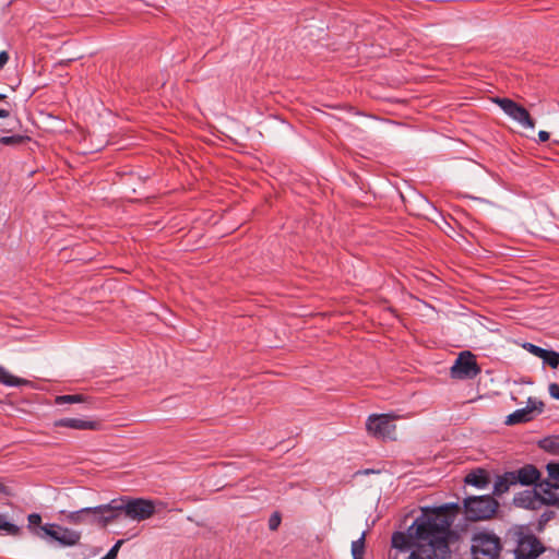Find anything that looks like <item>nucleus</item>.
<instances>
[{"mask_svg": "<svg viewBox=\"0 0 559 559\" xmlns=\"http://www.w3.org/2000/svg\"><path fill=\"white\" fill-rule=\"evenodd\" d=\"M457 506L423 508L421 514L406 532L392 535V547L408 554L406 559H444L449 552L450 527Z\"/></svg>", "mask_w": 559, "mask_h": 559, "instance_id": "obj_1", "label": "nucleus"}, {"mask_svg": "<svg viewBox=\"0 0 559 559\" xmlns=\"http://www.w3.org/2000/svg\"><path fill=\"white\" fill-rule=\"evenodd\" d=\"M502 549L500 538L488 531L476 532L472 537L473 559H498Z\"/></svg>", "mask_w": 559, "mask_h": 559, "instance_id": "obj_2", "label": "nucleus"}, {"mask_svg": "<svg viewBox=\"0 0 559 559\" xmlns=\"http://www.w3.org/2000/svg\"><path fill=\"white\" fill-rule=\"evenodd\" d=\"M498 506L490 496L468 497L464 500L465 516L469 521L487 520L497 512Z\"/></svg>", "mask_w": 559, "mask_h": 559, "instance_id": "obj_3", "label": "nucleus"}, {"mask_svg": "<svg viewBox=\"0 0 559 559\" xmlns=\"http://www.w3.org/2000/svg\"><path fill=\"white\" fill-rule=\"evenodd\" d=\"M126 518L142 522L155 514V503L150 499L121 497Z\"/></svg>", "mask_w": 559, "mask_h": 559, "instance_id": "obj_4", "label": "nucleus"}, {"mask_svg": "<svg viewBox=\"0 0 559 559\" xmlns=\"http://www.w3.org/2000/svg\"><path fill=\"white\" fill-rule=\"evenodd\" d=\"M480 372V368L476 362L475 355L468 350L460 353L453 366L450 369V374L453 379H473Z\"/></svg>", "mask_w": 559, "mask_h": 559, "instance_id": "obj_5", "label": "nucleus"}, {"mask_svg": "<svg viewBox=\"0 0 559 559\" xmlns=\"http://www.w3.org/2000/svg\"><path fill=\"white\" fill-rule=\"evenodd\" d=\"M495 102L507 116L516 121L524 129L535 128V121L523 106L519 105L510 98H496Z\"/></svg>", "mask_w": 559, "mask_h": 559, "instance_id": "obj_6", "label": "nucleus"}, {"mask_svg": "<svg viewBox=\"0 0 559 559\" xmlns=\"http://www.w3.org/2000/svg\"><path fill=\"white\" fill-rule=\"evenodd\" d=\"M366 427L368 432L378 439H393L395 425L392 417L386 414L369 416Z\"/></svg>", "mask_w": 559, "mask_h": 559, "instance_id": "obj_7", "label": "nucleus"}, {"mask_svg": "<svg viewBox=\"0 0 559 559\" xmlns=\"http://www.w3.org/2000/svg\"><path fill=\"white\" fill-rule=\"evenodd\" d=\"M544 551V546L539 539L532 534L521 533L515 549L516 559H535Z\"/></svg>", "mask_w": 559, "mask_h": 559, "instance_id": "obj_8", "label": "nucleus"}, {"mask_svg": "<svg viewBox=\"0 0 559 559\" xmlns=\"http://www.w3.org/2000/svg\"><path fill=\"white\" fill-rule=\"evenodd\" d=\"M543 407L542 401L530 397L525 407L514 411L507 417L506 424L516 425L531 421L543 412Z\"/></svg>", "mask_w": 559, "mask_h": 559, "instance_id": "obj_9", "label": "nucleus"}, {"mask_svg": "<svg viewBox=\"0 0 559 559\" xmlns=\"http://www.w3.org/2000/svg\"><path fill=\"white\" fill-rule=\"evenodd\" d=\"M102 508L92 507V508H83L76 511L69 512L66 515L68 522L75 525H97L98 526V513L102 511Z\"/></svg>", "mask_w": 559, "mask_h": 559, "instance_id": "obj_10", "label": "nucleus"}, {"mask_svg": "<svg viewBox=\"0 0 559 559\" xmlns=\"http://www.w3.org/2000/svg\"><path fill=\"white\" fill-rule=\"evenodd\" d=\"M97 508L104 509L98 513V526L106 527L116 521L121 512L123 513L122 498L112 499L109 503L97 506Z\"/></svg>", "mask_w": 559, "mask_h": 559, "instance_id": "obj_11", "label": "nucleus"}, {"mask_svg": "<svg viewBox=\"0 0 559 559\" xmlns=\"http://www.w3.org/2000/svg\"><path fill=\"white\" fill-rule=\"evenodd\" d=\"M535 488L543 506L556 504L559 501V484L543 480Z\"/></svg>", "mask_w": 559, "mask_h": 559, "instance_id": "obj_12", "label": "nucleus"}, {"mask_svg": "<svg viewBox=\"0 0 559 559\" xmlns=\"http://www.w3.org/2000/svg\"><path fill=\"white\" fill-rule=\"evenodd\" d=\"M55 427H64L75 430H97L99 423L82 418H60L55 421Z\"/></svg>", "mask_w": 559, "mask_h": 559, "instance_id": "obj_13", "label": "nucleus"}, {"mask_svg": "<svg viewBox=\"0 0 559 559\" xmlns=\"http://www.w3.org/2000/svg\"><path fill=\"white\" fill-rule=\"evenodd\" d=\"M514 503L518 507L530 509V510H538L543 507L542 500L539 499L538 492L536 488L531 490H524L520 492L514 498Z\"/></svg>", "mask_w": 559, "mask_h": 559, "instance_id": "obj_14", "label": "nucleus"}, {"mask_svg": "<svg viewBox=\"0 0 559 559\" xmlns=\"http://www.w3.org/2000/svg\"><path fill=\"white\" fill-rule=\"evenodd\" d=\"M515 484L532 485L535 484L539 478L538 469L533 465H526L516 472H512Z\"/></svg>", "mask_w": 559, "mask_h": 559, "instance_id": "obj_15", "label": "nucleus"}, {"mask_svg": "<svg viewBox=\"0 0 559 559\" xmlns=\"http://www.w3.org/2000/svg\"><path fill=\"white\" fill-rule=\"evenodd\" d=\"M81 539V533L69 527L59 525L58 540L57 543L62 547H71L79 544Z\"/></svg>", "mask_w": 559, "mask_h": 559, "instance_id": "obj_16", "label": "nucleus"}, {"mask_svg": "<svg viewBox=\"0 0 559 559\" xmlns=\"http://www.w3.org/2000/svg\"><path fill=\"white\" fill-rule=\"evenodd\" d=\"M59 525L55 523H47L34 530V535L38 538L45 539L49 543L58 540Z\"/></svg>", "mask_w": 559, "mask_h": 559, "instance_id": "obj_17", "label": "nucleus"}, {"mask_svg": "<svg viewBox=\"0 0 559 559\" xmlns=\"http://www.w3.org/2000/svg\"><path fill=\"white\" fill-rule=\"evenodd\" d=\"M465 483L477 488H485L489 484L488 474L484 469L473 471L466 475Z\"/></svg>", "mask_w": 559, "mask_h": 559, "instance_id": "obj_18", "label": "nucleus"}, {"mask_svg": "<svg viewBox=\"0 0 559 559\" xmlns=\"http://www.w3.org/2000/svg\"><path fill=\"white\" fill-rule=\"evenodd\" d=\"M513 473H504L502 476H499L493 486V492L496 495H502L507 492L511 485H515Z\"/></svg>", "mask_w": 559, "mask_h": 559, "instance_id": "obj_19", "label": "nucleus"}, {"mask_svg": "<svg viewBox=\"0 0 559 559\" xmlns=\"http://www.w3.org/2000/svg\"><path fill=\"white\" fill-rule=\"evenodd\" d=\"M25 381L10 374L2 366H0V383L8 386H19Z\"/></svg>", "mask_w": 559, "mask_h": 559, "instance_id": "obj_20", "label": "nucleus"}, {"mask_svg": "<svg viewBox=\"0 0 559 559\" xmlns=\"http://www.w3.org/2000/svg\"><path fill=\"white\" fill-rule=\"evenodd\" d=\"M544 365H548L552 369L559 367V353L555 350L546 349L544 356L540 358Z\"/></svg>", "mask_w": 559, "mask_h": 559, "instance_id": "obj_21", "label": "nucleus"}, {"mask_svg": "<svg viewBox=\"0 0 559 559\" xmlns=\"http://www.w3.org/2000/svg\"><path fill=\"white\" fill-rule=\"evenodd\" d=\"M0 530L5 531L11 535H16L20 532V527L9 522L7 516L3 514H0Z\"/></svg>", "mask_w": 559, "mask_h": 559, "instance_id": "obj_22", "label": "nucleus"}, {"mask_svg": "<svg viewBox=\"0 0 559 559\" xmlns=\"http://www.w3.org/2000/svg\"><path fill=\"white\" fill-rule=\"evenodd\" d=\"M365 550V533L352 543V555L353 557H359L364 555Z\"/></svg>", "mask_w": 559, "mask_h": 559, "instance_id": "obj_23", "label": "nucleus"}, {"mask_svg": "<svg viewBox=\"0 0 559 559\" xmlns=\"http://www.w3.org/2000/svg\"><path fill=\"white\" fill-rule=\"evenodd\" d=\"M84 401L83 395L74 394V395H59L56 397V404L61 405L66 403H81Z\"/></svg>", "mask_w": 559, "mask_h": 559, "instance_id": "obj_24", "label": "nucleus"}, {"mask_svg": "<svg viewBox=\"0 0 559 559\" xmlns=\"http://www.w3.org/2000/svg\"><path fill=\"white\" fill-rule=\"evenodd\" d=\"M522 347L538 358H542L546 352L545 348H542L537 345H534V344L527 343V342L523 343Z\"/></svg>", "mask_w": 559, "mask_h": 559, "instance_id": "obj_25", "label": "nucleus"}, {"mask_svg": "<svg viewBox=\"0 0 559 559\" xmlns=\"http://www.w3.org/2000/svg\"><path fill=\"white\" fill-rule=\"evenodd\" d=\"M547 472H548V475L549 477L556 481V484H559V463H548L547 466Z\"/></svg>", "mask_w": 559, "mask_h": 559, "instance_id": "obj_26", "label": "nucleus"}, {"mask_svg": "<svg viewBox=\"0 0 559 559\" xmlns=\"http://www.w3.org/2000/svg\"><path fill=\"white\" fill-rule=\"evenodd\" d=\"M27 521H28V528L29 531L34 534V530L37 528L38 526H41L40 523H41V516L40 514L38 513H31L28 516H27Z\"/></svg>", "mask_w": 559, "mask_h": 559, "instance_id": "obj_27", "label": "nucleus"}, {"mask_svg": "<svg viewBox=\"0 0 559 559\" xmlns=\"http://www.w3.org/2000/svg\"><path fill=\"white\" fill-rule=\"evenodd\" d=\"M123 544V539H119L116 544L110 548V550L106 554L102 559H116L118 556V551Z\"/></svg>", "mask_w": 559, "mask_h": 559, "instance_id": "obj_28", "label": "nucleus"}, {"mask_svg": "<svg viewBox=\"0 0 559 559\" xmlns=\"http://www.w3.org/2000/svg\"><path fill=\"white\" fill-rule=\"evenodd\" d=\"M23 141V138L20 135H11V136H2L0 138V143L4 145L17 144Z\"/></svg>", "mask_w": 559, "mask_h": 559, "instance_id": "obj_29", "label": "nucleus"}, {"mask_svg": "<svg viewBox=\"0 0 559 559\" xmlns=\"http://www.w3.org/2000/svg\"><path fill=\"white\" fill-rule=\"evenodd\" d=\"M545 442L548 443L545 445L546 448H549L554 454L559 455V439L545 440Z\"/></svg>", "mask_w": 559, "mask_h": 559, "instance_id": "obj_30", "label": "nucleus"}, {"mask_svg": "<svg viewBox=\"0 0 559 559\" xmlns=\"http://www.w3.org/2000/svg\"><path fill=\"white\" fill-rule=\"evenodd\" d=\"M549 394L552 399L559 400V384L550 383L548 386Z\"/></svg>", "mask_w": 559, "mask_h": 559, "instance_id": "obj_31", "label": "nucleus"}, {"mask_svg": "<svg viewBox=\"0 0 559 559\" xmlns=\"http://www.w3.org/2000/svg\"><path fill=\"white\" fill-rule=\"evenodd\" d=\"M280 523H281L280 515H277V514L272 515L269 520L270 530L275 531L278 527Z\"/></svg>", "mask_w": 559, "mask_h": 559, "instance_id": "obj_32", "label": "nucleus"}, {"mask_svg": "<svg viewBox=\"0 0 559 559\" xmlns=\"http://www.w3.org/2000/svg\"><path fill=\"white\" fill-rule=\"evenodd\" d=\"M9 60V53L7 51L0 52V70L7 64Z\"/></svg>", "mask_w": 559, "mask_h": 559, "instance_id": "obj_33", "label": "nucleus"}, {"mask_svg": "<svg viewBox=\"0 0 559 559\" xmlns=\"http://www.w3.org/2000/svg\"><path fill=\"white\" fill-rule=\"evenodd\" d=\"M538 140L539 142H546L549 140V133L547 131H539L538 132Z\"/></svg>", "mask_w": 559, "mask_h": 559, "instance_id": "obj_34", "label": "nucleus"}, {"mask_svg": "<svg viewBox=\"0 0 559 559\" xmlns=\"http://www.w3.org/2000/svg\"><path fill=\"white\" fill-rule=\"evenodd\" d=\"M9 111L7 109H1L0 108V118H7L9 117Z\"/></svg>", "mask_w": 559, "mask_h": 559, "instance_id": "obj_35", "label": "nucleus"}, {"mask_svg": "<svg viewBox=\"0 0 559 559\" xmlns=\"http://www.w3.org/2000/svg\"><path fill=\"white\" fill-rule=\"evenodd\" d=\"M354 559H362V556L359 557H353Z\"/></svg>", "mask_w": 559, "mask_h": 559, "instance_id": "obj_36", "label": "nucleus"}, {"mask_svg": "<svg viewBox=\"0 0 559 559\" xmlns=\"http://www.w3.org/2000/svg\"><path fill=\"white\" fill-rule=\"evenodd\" d=\"M2 98H4V95L0 94V100H1Z\"/></svg>", "mask_w": 559, "mask_h": 559, "instance_id": "obj_37", "label": "nucleus"}]
</instances>
